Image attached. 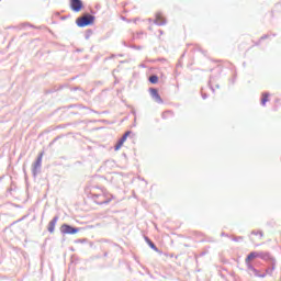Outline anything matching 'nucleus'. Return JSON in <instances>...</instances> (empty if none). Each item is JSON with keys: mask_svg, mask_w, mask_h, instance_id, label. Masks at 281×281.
Returning a JSON list of instances; mask_svg holds the SVG:
<instances>
[{"mask_svg": "<svg viewBox=\"0 0 281 281\" xmlns=\"http://www.w3.org/2000/svg\"><path fill=\"white\" fill-rule=\"evenodd\" d=\"M147 244L149 245V247L151 249H154L155 251H157V246H155V244L153 241H150V239H147Z\"/></svg>", "mask_w": 281, "mask_h": 281, "instance_id": "obj_13", "label": "nucleus"}, {"mask_svg": "<svg viewBox=\"0 0 281 281\" xmlns=\"http://www.w3.org/2000/svg\"><path fill=\"white\" fill-rule=\"evenodd\" d=\"M149 82H151V85H157V82H159V77L157 76L149 77Z\"/></svg>", "mask_w": 281, "mask_h": 281, "instance_id": "obj_11", "label": "nucleus"}, {"mask_svg": "<svg viewBox=\"0 0 281 281\" xmlns=\"http://www.w3.org/2000/svg\"><path fill=\"white\" fill-rule=\"evenodd\" d=\"M60 232H61V234H70V235H74V234H78L79 229H78V228H75V227H71L70 225L63 224V225L60 226Z\"/></svg>", "mask_w": 281, "mask_h": 281, "instance_id": "obj_2", "label": "nucleus"}, {"mask_svg": "<svg viewBox=\"0 0 281 281\" xmlns=\"http://www.w3.org/2000/svg\"><path fill=\"white\" fill-rule=\"evenodd\" d=\"M269 102V94H262L261 104L265 106Z\"/></svg>", "mask_w": 281, "mask_h": 281, "instance_id": "obj_10", "label": "nucleus"}, {"mask_svg": "<svg viewBox=\"0 0 281 281\" xmlns=\"http://www.w3.org/2000/svg\"><path fill=\"white\" fill-rule=\"evenodd\" d=\"M156 24L157 25H166V19L161 14H156Z\"/></svg>", "mask_w": 281, "mask_h": 281, "instance_id": "obj_8", "label": "nucleus"}, {"mask_svg": "<svg viewBox=\"0 0 281 281\" xmlns=\"http://www.w3.org/2000/svg\"><path fill=\"white\" fill-rule=\"evenodd\" d=\"M150 94L154 98V100L156 102H158L159 104H161V102H164V100H161V95H159V92L157 91V89H150Z\"/></svg>", "mask_w": 281, "mask_h": 281, "instance_id": "obj_6", "label": "nucleus"}, {"mask_svg": "<svg viewBox=\"0 0 281 281\" xmlns=\"http://www.w3.org/2000/svg\"><path fill=\"white\" fill-rule=\"evenodd\" d=\"M266 274H261L260 278H265Z\"/></svg>", "mask_w": 281, "mask_h": 281, "instance_id": "obj_15", "label": "nucleus"}, {"mask_svg": "<svg viewBox=\"0 0 281 281\" xmlns=\"http://www.w3.org/2000/svg\"><path fill=\"white\" fill-rule=\"evenodd\" d=\"M41 164H43V154H41L35 162V168L41 167Z\"/></svg>", "mask_w": 281, "mask_h": 281, "instance_id": "obj_12", "label": "nucleus"}, {"mask_svg": "<svg viewBox=\"0 0 281 281\" xmlns=\"http://www.w3.org/2000/svg\"><path fill=\"white\" fill-rule=\"evenodd\" d=\"M251 243H255V245H258V243L262 241V234L260 232H252L250 235Z\"/></svg>", "mask_w": 281, "mask_h": 281, "instance_id": "obj_4", "label": "nucleus"}, {"mask_svg": "<svg viewBox=\"0 0 281 281\" xmlns=\"http://www.w3.org/2000/svg\"><path fill=\"white\" fill-rule=\"evenodd\" d=\"M78 27H87V25H92L93 16L92 15H83L78 18L76 21Z\"/></svg>", "mask_w": 281, "mask_h": 281, "instance_id": "obj_1", "label": "nucleus"}, {"mask_svg": "<svg viewBox=\"0 0 281 281\" xmlns=\"http://www.w3.org/2000/svg\"><path fill=\"white\" fill-rule=\"evenodd\" d=\"M128 135H131V132H126L122 138L116 143L114 150H120V148H122V146H124V143L126 142V139H128Z\"/></svg>", "mask_w": 281, "mask_h": 281, "instance_id": "obj_5", "label": "nucleus"}, {"mask_svg": "<svg viewBox=\"0 0 281 281\" xmlns=\"http://www.w3.org/2000/svg\"><path fill=\"white\" fill-rule=\"evenodd\" d=\"M258 255L257 252H250L247 258H246V262L247 265H249L252 260H256V258H258Z\"/></svg>", "mask_w": 281, "mask_h": 281, "instance_id": "obj_9", "label": "nucleus"}, {"mask_svg": "<svg viewBox=\"0 0 281 281\" xmlns=\"http://www.w3.org/2000/svg\"><path fill=\"white\" fill-rule=\"evenodd\" d=\"M56 223H58V218L57 217H54L49 224H48V232L50 234H54V229H56Z\"/></svg>", "mask_w": 281, "mask_h": 281, "instance_id": "obj_7", "label": "nucleus"}, {"mask_svg": "<svg viewBox=\"0 0 281 281\" xmlns=\"http://www.w3.org/2000/svg\"><path fill=\"white\" fill-rule=\"evenodd\" d=\"M109 201H110V200H108V201H103V203H109Z\"/></svg>", "mask_w": 281, "mask_h": 281, "instance_id": "obj_14", "label": "nucleus"}, {"mask_svg": "<svg viewBox=\"0 0 281 281\" xmlns=\"http://www.w3.org/2000/svg\"><path fill=\"white\" fill-rule=\"evenodd\" d=\"M70 8L74 12H80L82 10V0H70Z\"/></svg>", "mask_w": 281, "mask_h": 281, "instance_id": "obj_3", "label": "nucleus"}]
</instances>
